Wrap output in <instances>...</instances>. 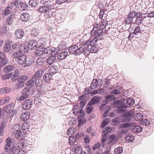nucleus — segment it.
I'll use <instances>...</instances> for the list:
<instances>
[{"label": "nucleus", "mask_w": 154, "mask_h": 154, "mask_svg": "<svg viewBox=\"0 0 154 154\" xmlns=\"http://www.w3.org/2000/svg\"><path fill=\"white\" fill-rule=\"evenodd\" d=\"M134 103V99L131 98H127L126 100L122 99L117 101L115 103V106L117 109L116 112L118 113H122L125 108L128 107L129 106H131Z\"/></svg>", "instance_id": "obj_1"}, {"label": "nucleus", "mask_w": 154, "mask_h": 154, "mask_svg": "<svg viewBox=\"0 0 154 154\" xmlns=\"http://www.w3.org/2000/svg\"><path fill=\"white\" fill-rule=\"evenodd\" d=\"M12 57L17 59V62L20 65L24 64V66H29L31 63H29L26 61L27 57L26 55L19 53L18 51L14 52L12 54Z\"/></svg>", "instance_id": "obj_2"}, {"label": "nucleus", "mask_w": 154, "mask_h": 154, "mask_svg": "<svg viewBox=\"0 0 154 154\" xmlns=\"http://www.w3.org/2000/svg\"><path fill=\"white\" fill-rule=\"evenodd\" d=\"M97 41V39L94 38L91 42L88 41L83 43L82 46L84 47L85 48H86V49L89 52V53L90 52L95 53L98 50L95 45Z\"/></svg>", "instance_id": "obj_3"}, {"label": "nucleus", "mask_w": 154, "mask_h": 154, "mask_svg": "<svg viewBox=\"0 0 154 154\" xmlns=\"http://www.w3.org/2000/svg\"><path fill=\"white\" fill-rule=\"evenodd\" d=\"M52 9L51 6L43 5L39 7L37 10L40 13L45 14L48 18H51L54 14Z\"/></svg>", "instance_id": "obj_4"}, {"label": "nucleus", "mask_w": 154, "mask_h": 154, "mask_svg": "<svg viewBox=\"0 0 154 154\" xmlns=\"http://www.w3.org/2000/svg\"><path fill=\"white\" fill-rule=\"evenodd\" d=\"M19 140V141L17 142L15 145H13V144H12L11 148L12 154H17L16 152H17V151L24 147L25 143L23 142V141L21 140Z\"/></svg>", "instance_id": "obj_5"}, {"label": "nucleus", "mask_w": 154, "mask_h": 154, "mask_svg": "<svg viewBox=\"0 0 154 154\" xmlns=\"http://www.w3.org/2000/svg\"><path fill=\"white\" fill-rule=\"evenodd\" d=\"M21 125L19 124H17L14 125L12 129L14 130V131L16 134L15 136L16 138L20 140H23L24 138V136L22 135V133L21 132Z\"/></svg>", "instance_id": "obj_6"}, {"label": "nucleus", "mask_w": 154, "mask_h": 154, "mask_svg": "<svg viewBox=\"0 0 154 154\" xmlns=\"http://www.w3.org/2000/svg\"><path fill=\"white\" fill-rule=\"evenodd\" d=\"M43 72L42 69H40L37 71L32 77V79L35 81V83L36 85L41 83L42 82L41 76Z\"/></svg>", "instance_id": "obj_7"}, {"label": "nucleus", "mask_w": 154, "mask_h": 154, "mask_svg": "<svg viewBox=\"0 0 154 154\" xmlns=\"http://www.w3.org/2000/svg\"><path fill=\"white\" fill-rule=\"evenodd\" d=\"M31 90L29 88H25L21 91L22 95L17 99L18 100L21 101L26 99L30 95Z\"/></svg>", "instance_id": "obj_8"}, {"label": "nucleus", "mask_w": 154, "mask_h": 154, "mask_svg": "<svg viewBox=\"0 0 154 154\" xmlns=\"http://www.w3.org/2000/svg\"><path fill=\"white\" fill-rule=\"evenodd\" d=\"M124 112L123 116L124 118L122 119V122H129L133 118L134 112L133 111H125L123 112Z\"/></svg>", "instance_id": "obj_9"}, {"label": "nucleus", "mask_w": 154, "mask_h": 154, "mask_svg": "<svg viewBox=\"0 0 154 154\" xmlns=\"http://www.w3.org/2000/svg\"><path fill=\"white\" fill-rule=\"evenodd\" d=\"M82 54H83L85 56H88L89 54V52L86 49V48H85L82 45V47H81L79 48V46H78V48H77L76 51L75 52V55H79Z\"/></svg>", "instance_id": "obj_10"}, {"label": "nucleus", "mask_w": 154, "mask_h": 154, "mask_svg": "<svg viewBox=\"0 0 154 154\" xmlns=\"http://www.w3.org/2000/svg\"><path fill=\"white\" fill-rule=\"evenodd\" d=\"M32 105V99H29L25 100L23 105V108L25 110L29 109Z\"/></svg>", "instance_id": "obj_11"}, {"label": "nucleus", "mask_w": 154, "mask_h": 154, "mask_svg": "<svg viewBox=\"0 0 154 154\" xmlns=\"http://www.w3.org/2000/svg\"><path fill=\"white\" fill-rule=\"evenodd\" d=\"M28 48L30 50L36 49L38 45V43L35 40H31L28 43Z\"/></svg>", "instance_id": "obj_12"}, {"label": "nucleus", "mask_w": 154, "mask_h": 154, "mask_svg": "<svg viewBox=\"0 0 154 154\" xmlns=\"http://www.w3.org/2000/svg\"><path fill=\"white\" fill-rule=\"evenodd\" d=\"M13 143L10 138H8L7 139L6 141V144L4 146L6 152H9L11 150V146Z\"/></svg>", "instance_id": "obj_13"}, {"label": "nucleus", "mask_w": 154, "mask_h": 154, "mask_svg": "<svg viewBox=\"0 0 154 154\" xmlns=\"http://www.w3.org/2000/svg\"><path fill=\"white\" fill-rule=\"evenodd\" d=\"M45 53V48L42 46H40L37 47L35 51V54L37 56L42 55Z\"/></svg>", "instance_id": "obj_14"}, {"label": "nucleus", "mask_w": 154, "mask_h": 154, "mask_svg": "<svg viewBox=\"0 0 154 154\" xmlns=\"http://www.w3.org/2000/svg\"><path fill=\"white\" fill-rule=\"evenodd\" d=\"M26 45L24 44L19 43V53L23 54L26 53L28 51Z\"/></svg>", "instance_id": "obj_15"}, {"label": "nucleus", "mask_w": 154, "mask_h": 154, "mask_svg": "<svg viewBox=\"0 0 154 154\" xmlns=\"http://www.w3.org/2000/svg\"><path fill=\"white\" fill-rule=\"evenodd\" d=\"M24 35V32L22 29H17L15 32V36L17 39L21 38Z\"/></svg>", "instance_id": "obj_16"}, {"label": "nucleus", "mask_w": 154, "mask_h": 154, "mask_svg": "<svg viewBox=\"0 0 154 154\" xmlns=\"http://www.w3.org/2000/svg\"><path fill=\"white\" fill-rule=\"evenodd\" d=\"M103 30L102 29H100L94 34V38L98 40H101L103 38Z\"/></svg>", "instance_id": "obj_17"}, {"label": "nucleus", "mask_w": 154, "mask_h": 154, "mask_svg": "<svg viewBox=\"0 0 154 154\" xmlns=\"http://www.w3.org/2000/svg\"><path fill=\"white\" fill-rule=\"evenodd\" d=\"M30 18V17L29 14L26 13H23L20 15L21 20L23 22H26L29 21Z\"/></svg>", "instance_id": "obj_18"}, {"label": "nucleus", "mask_w": 154, "mask_h": 154, "mask_svg": "<svg viewBox=\"0 0 154 154\" xmlns=\"http://www.w3.org/2000/svg\"><path fill=\"white\" fill-rule=\"evenodd\" d=\"M20 117L21 120L23 121H26L30 117V113L28 112H23Z\"/></svg>", "instance_id": "obj_19"}, {"label": "nucleus", "mask_w": 154, "mask_h": 154, "mask_svg": "<svg viewBox=\"0 0 154 154\" xmlns=\"http://www.w3.org/2000/svg\"><path fill=\"white\" fill-rule=\"evenodd\" d=\"M15 15L13 14H11L7 18L6 20V24L8 25H12L14 21Z\"/></svg>", "instance_id": "obj_20"}, {"label": "nucleus", "mask_w": 154, "mask_h": 154, "mask_svg": "<svg viewBox=\"0 0 154 154\" xmlns=\"http://www.w3.org/2000/svg\"><path fill=\"white\" fill-rule=\"evenodd\" d=\"M102 84H103V86L104 88H106L108 87L110 81L109 79H106L100 81V87H101L102 86Z\"/></svg>", "instance_id": "obj_21"}, {"label": "nucleus", "mask_w": 154, "mask_h": 154, "mask_svg": "<svg viewBox=\"0 0 154 154\" xmlns=\"http://www.w3.org/2000/svg\"><path fill=\"white\" fill-rule=\"evenodd\" d=\"M136 123L134 122H130L128 123H125L121 124L119 125V127L121 128H127L130 126L133 127Z\"/></svg>", "instance_id": "obj_22"}, {"label": "nucleus", "mask_w": 154, "mask_h": 154, "mask_svg": "<svg viewBox=\"0 0 154 154\" xmlns=\"http://www.w3.org/2000/svg\"><path fill=\"white\" fill-rule=\"evenodd\" d=\"M117 141L116 136L114 135H112L108 138L107 144L109 145L112 143L111 145L114 144L116 143Z\"/></svg>", "instance_id": "obj_23"}, {"label": "nucleus", "mask_w": 154, "mask_h": 154, "mask_svg": "<svg viewBox=\"0 0 154 154\" xmlns=\"http://www.w3.org/2000/svg\"><path fill=\"white\" fill-rule=\"evenodd\" d=\"M56 59V56H51L49 57L46 60V62L48 65H51L53 64Z\"/></svg>", "instance_id": "obj_24"}, {"label": "nucleus", "mask_w": 154, "mask_h": 154, "mask_svg": "<svg viewBox=\"0 0 154 154\" xmlns=\"http://www.w3.org/2000/svg\"><path fill=\"white\" fill-rule=\"evenodd\" d=\"M99 86H100V85H98V81L96 79H95L93 80L90 88L91 89H94Z\"/></svg>", "instance_id": "obj_25"}, {"label": "nucleus", "mask_w": 154, "mask_h": 154, "mask_svg": "<svg viewBox=\"0 0 154 154\" xmlns=\"http://www.w3.org/2000/svg\"><path fill=\"white\" fill-rule=\"evenodd\" d=\"M35 85L36 86H38L39 85H36L35 83V81L33 79H32V78L26 84V86L30 88L32 87L33 86Z\"/></svg>", "instance_id": "obj_26"}, {"label": "nucleus", "mask_w": 154, "mask_h": 154, "mask_svg": "<svg viewBox=\"0 0 154 154\" xmlns=\"http://www.w3.org/2000/svg\"><path fill=\"white\" fill-rule=\"evenodd\" d=\"M122 87L120 86H117L116 88L114 89L111 92L112 94L117 95L119 94L122 91Z\"/></svg>", "instance_id": "obj_27"}, {"label": "nucleus", "mask_w": 154, "mask_h": 154, "mask_svg": "<svg viewBox=\"0 0 154 154\" xmlns=\"http://www.w3.org/2000/svg\"><path fill=\"white\" fill-rule=\"evenodd\" d=\"M29 126L26 123H24L22 126H21V129L22 131L25 133L29 131Z\"/></svg>", "instance_id": "obj_28"}, {"label": "nucleus", "mask_w": 154, "mask_h": 154, "mask_svg": "<svg viewBox=\"0 0 154 154\" xmlns=\"http://www.w3.org/2000/svg\"><path fill=\"white\" fill-rule=\"evenodd\" d=\"M28 3L29 6L35 8L38 5V0H29Z\"/></svg>", "instance_id": "obj_29"}, {"label": "nucleus", "mask_w": 154, "mask_h": 154, "mask_svg": "<svg viewBox=\"0 0 154 154\" xmlns=\"http://www.w3.org/2000/svg\"><path fill=\"white\" fill-rule=\"evenodd\" d=\"M68 56V53L66 52H63L59 54L57 58L59 60H62L65 59Z\"/></svg>", "instance_id": "obj_30"}, {"label": "nucleus", "mask_w": 154, "mask_h": 154, "mask_svg": "<svg viewBox=\"0 0 154 154\" xmlns=\"http://www.w3.org/2000/svg\"><path fill=\"white\" fill-rule=\"evenodd\" d=\"M51 78L52 75L50 73H48L44 75L43 79L46 82H48L51 80Z\"/></svg>", "instance_id": "obj_31"}, {"label": "nucleus", "mask_w": 154, "mask_h": 154, "mask_svg": "<svg viewBox=\"0 0 154 154\" xmlns=\"http://www.w3.org/2000/svg\"><path fill=\"white\" fill-rule=\"evenodd\" d=\"M134 128L133 129V132L134 133H139L142 131L143 128L141 126L135 125L134 126Z\"/></svg>", "instance_id": "obj_32"}, {"label": "nucleus", "mask_w": 154, "mask_h": 154, "mask_svg": "<svg viewBox=\"0 0 154 154\" xmlns=\"http://www.w3.org/2000/svg\"><path fill=\"white\" fill-rule=\"evenodd\" d=\"M78 48V45H74L70 47L69 49V52L75 55V52L76 51L77 48Z\"/></svg>", "instance_id": "obj_33"}, {"label": "nucleus", "mask_w": 154, "mask_h": 154, "mask_svg": "<svg viewBox=\"0 0 154 154\" xmlns=\"http://www.w3.org/2000/svg\"><path fill=\"white\" fill-rule=\"evenodd\" d=\"M14 69L13 65H9L5 66L4 68V71L5 72L7 73L12 71Z\"/></svg>", "instance_id": "obj_34"}, {"label": "nucleus", "mask_w": 154, "mask_h": 154, "mask_svg": "<svg viewBox=\"0 0 154 154\" xmlns=\"http://www.w3.org/2000/svg\"><path fill=\"white\" fill-rule=\"evenodd\" d=\"M134 136L131 134H127L125 137V140L128 142H132L134 140Z\"/></svg>", "instance_id": "obj_35"}, {"label": "nucleus", "mask_w": 154, "mask_h": 154, "mask_svg": "<svg viewBox=\"0 0 154 154\" xmlns=\"http://www.w3.org/2000/svg\"><path fill=\"white\" fill-rule=\"evenodd\" d=\"M45 60L42 57L38 58L36 60V65L38 66H42L45 63Z\"/></svg>", "instance_id": "obj_36"}, {"label": "nucleus", "mask_w": 154, "mask_h": 154, "mask_svg": "<svg viewBox=\"0 0 154 154\" xmlns=\"http://www.w3.org/2000/svg\"><path fill=\"white\" fill-rule=\"evenodd\" d=\"M19 5L21 10L23 11L26 10L28 7V5L25 2H20Z\"/></svg>", "instance_id": "obj_37"}, {"label": "nucleus", "mask_w": 154, "mask_h": 154, "mask_svg": "<svg viewBox=\"0 0 154 154\" xmlns=\"http://www.w3.org/2000/svg\"><path fill=\"white\" fill-rule=\"evenodd\" d=\"M133 118L136 121H139L141 120L143 118V116L140 113H137L135 115L134 114Z\"/></svg>", "instance_id": "obj_38"}, {"label": "nucleus", "mask_w": 154, "mask_h": 154, "mask_svg": "<svg viewBox=\"0 0 154 154\" xmlns=\"http://www.w3.org/2000/svg\"><path fill=\"white\" fill-rule=\"evenodd\" d=\"M13 105L12 104L7 105L4 107V110L5 111H6V112L9 113L12 109V108H13Z\"/></svg>", "instance_id": "obj_39"}, {"label": "nucleus", "mask_w": 154, "mask_h": 154, "mask_svg": "<svg viewBox=\"0 0 154 154\" xmlns=\"http://www.w3.org/2000/svg\"><path fill=\"white\" fill-rule=\"evenodd\" d=\"M133 19L128 15L127 17L125 20L124 22L126 24H130L132 23L133 22Z\"/></svg>", "instance_id": "obj_40"}, {"label": "nucleus", "mask_w": 154, "mask_h": 154, "mask_svg": "<svg viewBox=\"0 0 154 154\" xmlns=\"http://www.w3.org/2000/svg\"><path fill=\"white\" fill-rule=\"evenodd\" d=\"M115 96L113 95H107L105 96V99L109 103L115 99Z\"/></svg>", "instance_id": "obj_41"}, {"label": "nucleus", "mask_w": 154, "mask_h": 154, "mask_svg": "<svg viewBox=\"0 0 154 154\" xmlns=\"http://www.w3.org/2000/svg\"><path fill=\"white\" fill-rule=\"evenodd\" d=\"M77 119L79 121V123L78 126H80L84 124L86 122V120L85 119H83L82 118V117H80L79 116H78Z\"/></svg>", "instance_id": "obj_42"}, {"label": "nucleus", "mask_w": 154, "mask_h": 154, "mask_svg": "<svg viewBox=\"0 0 154 154\" xmlns=\"http://www.w3.org/2000/svg\"><path fill=\"white\" fill-rule=\"evenodd\" d=\"M19 76L18 70H15L14 72L13 76L12 78V81L13 82L15 81L18 79Z\"/></svg>", "instance_id": "obj_43"}, {"label": "nucleus", "mask_w": 154, "mask_h": 154, "mask_svg": "<svg viewBox=\"0 0 154 154\" xmlns=\"http://www.w3.org/2000/svg\"><path fill=\"white\" fill-rule=\"evenodd\" d=\"M0 91L1 93L6 94L10 92L11 89L9 88L4 87L0 89Z\"/></svg>", "instance_id": "obj_44"}, {"label": "nucleus", "mask_w": 154, "mask_h": 154, "mask_svg": "<svg viewBox=\"0 0 154 154\" xmlns=\"http://www.w3.org/2000/svg\"><path fill=\"white\" fill-rule=\"evenodd\" d=\"M141 30L140 26L136 27L134 30V32L132 33H130V34H134L135 35H137L139 33H140Z\"/></svg>", "instance_id": "obj_45"}, {"label": "nucleus", "mask_w": 154, "mask_h": 154, "mask_svg": "<svg viewBox=\"0 0 154 154\" xmlns=\"http://www.w3.org/2000/svg\"><path fill=\"white\" fill-rule=\"evenodd\" d=\"M19 43H15L12 45V49L16 51L19 52Z\"/></svg>", "instance_id": "obj_46"}, {"label": "nucleus", "mask_w": 154, "mask_h": 154, "mask_svg": "<svg viewBox=\"0 0 154 154\" xmlns=\"http://www.w3.org/2000/svg\"><path fill=\"white\" fill-rule=\"evenodd\" d=\"M122 148L119 146L115 149L114 153L115 154H120L122 152Z\"/></svg>", "instance_id": "obj_47"}, {"label": "nucleus", "mask_w": 154, "mask_h": 154, "mask_svg": "<svg viewBox=\"0 0 154 154\" xmlns=\"http://www.w3.org/2000/svg\"><path fill=\"white\" fill-rule=\"evenodd\" d=\"M143 21L142 19L139 16H137L135 21V24L137 25H139L142 23Z\"/></svg>", "instance_id": "obj_48"}, {"label": "nucleus", "mask_w": 154, "mask_h": 154, "mask_svg": "<svg viewBox=\"0 0 154 154\" xmlns=\"http://www.w3.org/2000/svg\"><path fill=\"white\" fill-rule=\"evenodd\" d=\"M7 27L5 26H4L2 27L0 29V33L2 35H5L6 34V32H7V30L6 29Z\"/></svg>", "instance_id": "obj_49"}, {"label": "nucleus", "mask_w": 154, "mask_h": 154, "mask_svg": "<svg viewBox=\"0 0 154 154\" xmlns=\"http://www.w3.org/2000/svg\"><path fill=\"white\" fill-rule=\"evenodd\" d=\"M75 152L76 154H82V148L78 146L75 149Z\"/></svg>", "instance_id": "obj_50"}, {"label": "nucleus", "mask_w": 154, "mask_h": 154, "mask_svg": "<svg viewBox=\"0 0 154 154\" xmlns=\"http://www.w3.org/2000/svg\"><path fill=\"white\" fill-rule=\"evenodd\" d=\"M9 8H10L9 7H7L4 10V12L2 13V15L4 16H7L10 14V11L9 10Z\"/></svg>", "instance_id": "obj_51"}, {"label": "nucleus", "mask_w": 154, "mask_h": 154, "mask_svg": "<svg viewBox=\"0 0 154 154\" xmlns=\"http://www.w3.org/2000/svg\"><path fill=\"white\" fill-rule=\"evenodd\" d=\"M75 140L76 138L74 136L70 137L69 140V144L71 145L72 143H74L75 141Z\"/></svg>", "instance_id": "obj_52"}, {"label": "nucleus", "mask_w": 154, "mask_h": 154, "mask_svg": "<svg viewBox=\"0 0 154 154\" xmlns=\"http://www.w3.org/2000/svg\"><path fill=\"white\" fill-rule=\"evenodd\" d=\"M128 15L133 19V18L135 17H137V14L136 13V11H130Z\"/></svg>", "instance_id": "obj_53"}, {"label": "nucleus", "mask_w": 154, "mask_h": 154, "mask_svg": "<svg viewBox=\"0 0 154 154\" xmlns=\"http://www.w3.org/2000/svg\"><path fill=\"white\" fill-rule=\"evenodd\" d=\"M41 3L42 4H44V5L51 6L49 5L51 3L50 0H41Z\"/></svg>", "instance_id": "obj_54"}, {"label": "nucleus", "mask_w": 154, "mask_h": 154, "mask_svg": "<svg viewBox=\"0 0 154 154\" xmlns=\"http://www.w3.org/2000/svg\"><path fill=\"white\" fill-rule=\"evenodd\" d=\"M31 34L32 36L37 37L38 35V32L37 30L34 29L32 30L31 31Z\"/></svg>", "instance_id": "obj_55"}, {"label": "nucleus", "mask_w": 154, "mask_h": 154, "mask_svg": "<svg viewBox=\"0 0 154 154\" xmlns=\"http://www.w3.org/2000/svg\"><path fill=\"white\" fill-rule=\"evenodd\" d=\"M28 76L26 75H23L20 76L18 80V81L24 82L28 78Z\"/></svg>", "instance_id": "obj_56"}, {"label": "nucleus", "mask_w": 154, "mask_h": 154, "mask_svg": "<svg viewBox=\"0 0 154 154\" xmlns=\"http://www.w3.org/2000/svg\"><path fill=\"white\" fill-rule=\"evenodd\" d=\"M109 118H106L105 119L103 120L101 125L102 127L103 128L107 125L108 123L109 122Z\"/></svg>", "instance_id": "obj_57"}, {"label": "nucleus", "mask_w": 154, "mask_h": 154, "mask_svg": "<svg viewBox=\"0 0 154 154\" xmlns=\"http://www.w3.org/2000/svg\"><path fill=\"white\" fill-rule=\"evenodd\" d=\"M11 46L4 45L3 50L5 52H8L11 50Z\"/></svg>", "instance_id": "obj_58"}, {"label": "nucleus", "mask_w": 154, "mask_h": 154, "mask_svg": "<svg viewBox=\"0 0 154 154\" xmlns=\"http://www.w3.org/2000/svg\"><path fill=\"white\" fill-rule=\"evenodd\" d=\"M58 51H57V50L54 48L51 50V55L55 56V55H57L58 54Z\"/></svg>", "instance_id": "obj_59"}, {"label": "nucleus", "mask_w": 154, "mask_h": 154, "mask_svg": "<svg viewBox=\"0 0 154 154\" xmlns=\"http://www.w3.org/2000/svg\"><path fill=\"white\" fill-rule=\"evenodd\" d=\"M3 60H2L0 62L1 63V65L4 66L7 64L8 62V59L7 58H4Z\"/></svg>", "instance_id": "obj_60"}, {"label": "nucleus", "mask_w": 154, "mask_h": 154, "mask_svg": "<svg viewBox=\"0 0 154 154\" xmlns=\"http://www.w3.org/2000/svg\"><path fill=\"white\" fill-rule=\"evenodd\" d=\"M18 83L17 86V89L23 87L25 84V82H24L18 81Z\"/></svg>", "instance_id": "obj_61"}, {"label": "nucleus", "mask_w": 154, "mask_h": 154, "mask_svg": "<svg viewBox=\"0 0 154 154\" xmlns=\"http://www.w3.org/2000/svg\"><path fill=\"white\" fill-rule=\"evenodd\" d=\"M49 71L50 73L54 74L56 73V69L54 66H51L49 69Z\"/></svg>", "instance_id": "obj_62"}, {"label": "nucleus", "mask_w": 154, "mask_h": 154, "mask_svg": "<svg viewBox=\"0 0 154 154\" xmlns=\"http://www.w3.org/2000/svg\"><path fill=\"white\" fill-rule=\"evenodd\" d=\"M111 146L109 145L106 151L102 153V154H110Z\"/></svg>", "instance_id": "obj_63"}, {"label": "nucleus", "mask_w": 154, "mask_h": 154, "mask_svg": "<svg viewBox=\"0 0 154 154\" xmlns=\"http://www.w3.org/2000/svg\"><path fill=\"white\" fill-rule=\"evenodd\" d=\"M6 113L4 110L0 108V118H3L5 116V113Z\"/></svg>", "instance_id": "obj_64"}]
</instances>
